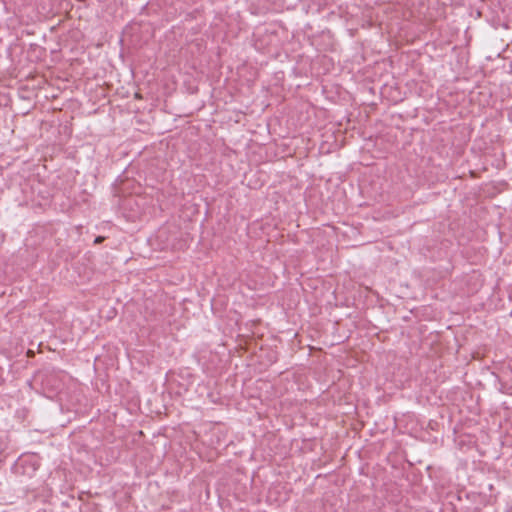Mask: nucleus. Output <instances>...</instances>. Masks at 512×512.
<instances>
[{
	"instance_id": "obj_2",
	"label": "nucleus",
	"mask_w": 512,
	"mask_h": 512,
	"mask_svg": "<svg viewBox=\"0 0 512 512\" xmlns=\"http://www.w3.org/2000/svg\"><path fill=\"white\" fill-rule=\"evenodd\" d=\"M104 239H105V238H104L103 236H97V237L95 238V241H94V242H95L96 244H99V243H102V242L104 241Z\"/></svg>"
},
{
	"instance_id": "obj_1",
	"label": "nucleus",
	"mask_w": 512,
	"mask_h": 512,
	"mask_svg": "<svg viewBox=\"0 0 512 512\" xmlns=\"http://www.w3.org/2000/svg\"><path fill=\"white\" fill-rule=\"evenodd\" d=\"M6 442L0 437V454L6 449Z\"/></svg>"
}]
</instances>
